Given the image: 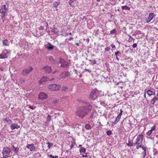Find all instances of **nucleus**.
Here are the masks:
<instances>
[{
  "instance_id": "obj_1",
  "label": "nucleus",
  "mask_w": 158,
  "mask_h": 158,
  "mask_svg": "<svg viewBox=\"0 0 158 158\" xmlns=\"http://www.w3.org/2000/svg\"><path fill=\"white\" fill-rule=\"evenodd\" d=\"M92 106L89 102H85L83 103L82 106H79L76 112V115L81 118L88 115L92 109Z\"/></svg>"
},
{
  "instance_id": "obj_2",
  "label": "nucleus",
  "mask_w": 158,
  "mask_h": 158,
  "mask_svg": "<svg viewBox=\"0 0 158 158\" xmlns=\"http://www.w3.org/2000/svg\"><path fill=\"white\" fill-rule=\"evenodd\" d=\"M123 128H126L127 127H131L133 124L131 120L128 118L123 119L121 123Z\"/></svg>"
},
{
  "instance_id": "obj_3",
  "label": "nucleus",
  "mask_w": 158,
  "mask_h": 158,
  "mask_svg": "<svg viewBox=\"0 0 158 158\" xmlns=\"http://www.w3.org/2000/svg\"><path fill=\"white\" fill-rule=\"evenodd\" d=\"M98 90L96 89H92L89 95V98L92 100L96 99L99 95Z\"/></svg>"
},
{
  "instance_id": "obj_4",
  "label": "nucleus",
  "mask_w": 158,
  "mask_h": 158,
  "mask_svg": "<svg viewBox=\"0 0 158 158\" xmlns=\"http://www.w3.org/2000/svg\"><path fill=\"white\" fill-rule=\"evenodd\" d=\"M48 88L50 90L56 91L60 89L61 86L59 84H52L49 85L48 86Z\"/></svg>"
},
{
  "instance_id": "obj_5",
  "label": "nucleus",
  "mask_w": 158,
  "mask_h": 158,
  "mask_svg": "<svg viewBox=\"0 0 158 158\" xmlns=\"http://www.w3.org/2000/svg\"><path fill=\"white\" fill-rule=\"evenodd\" d=\"M11 152V149L8 147L4 148L2 154L4 158H6L9 157L10 153Z\"/></svg>"
},
{
  "instance_id": "obj_6",
  "label": "nucleus",
  "mask_w": 158,
  "mask_h": 158,
  "mask_svg": "<svg viewBox=\"0 0 158 158\" xmlns=\"http://www.w3.org/2000/svg\"><path fill=\"white\" fill-rule=\"evenodd\" d=\"M33 68L31 66H29L25 69H23L21 72V74L23 76L27 75L30 73V72L33 71Z\"/></svg>"
},
{
  "instance_id": "obj_7",
  "label": "nucleus",
  "mask_w": 158,
  "mask_h": 158,
  "mask_svg": "<svg viewBox=\"0 0 158 158\" xmlns=\"http://www.w3.org/2000/svg\"><path fill=\"white\" fill-rule=\"evenodd\" d=\"M10 54V52L7 49H5L2 52V53L0 54V59L7 58Z\"/></svg>"
},
{
  "instance_id": "obj_8",
  "label": "nucleus",
  "mask_w": 158,
  "mask_h": 158,
  "mask_svg": "<svg viewBox=\"0 0 158 158\" xmlns=\"http://www.w3.org/2000/svg\"><path fill=\"white\" fill-rule=\"evenodd\" d=\"M59 61L61 64L60 67L66 68L69 66L68 62L63 59L60 58Z\"/></svg>"
},
{
  "instance_id": "obj_9",
  "label": "nucleus",
  "mask_w": 158,
  "mask_h": 158,
  "mask_svg": "<svg viewBox=\"0 0 158 158\" xmlns=\"http://www.w3.org/2000/svg\"><path fill=\"white\" fill-rule=\"evenodd\" d=\"M42 69L44 72L45 73L49 74L52 72V68L48 66H46L43 67Z\"/></svg>"
},
{
  "instance_id": "obj_10",
  "label": "nucleus",
  "mask_w": 158,
  "mask_h": 158,
  "mask_svg": "<svg viewBox=\"0 0 158 158\" xmlns=\"http://www.w3.org/2000/svg\"><path fill=\"white\" fill-rule=\"evenodd\" d=\"M48 97V95L44 92H40L39 94L38 98L39 99L44 100Z\"/></svg>"
},
{
  "instance_id": "obj_11",
  "label": "nucleus",
  "mask_w": 158,
  "mask_h": 158,
  "mask_svg": "<svg viewBox=\"0 0 158 158\" xmlns=\"http://www.w3.org/2000/svg\"><path fill=\"white\" fill-rule=\"evenodd\" d=\"M155 15L154 13H149L148 17L145 19V20L147 23H149L155 17Z\"/></svg>"
},
{
  "instance_id": "obj_12",
  "label": "nucleus",
  "mask_w": 158,
  "mask_h": 158,
  "mask_svg": "<svg viewBox=\"0 0 158 158\" xmlns=\"http://www.w3.org/2000/svg\"><path fill=\"white\" fill-rule=\"evenodd\" d=\"M8 8L6 5H3L1 6L0 8V13L1 14H6Z\"/></svg>"
},
{
  "instance_id": "obj_13",
  "label": "nucleus",
  "mask_w": 158,
  "mask_h": 158,
  "mask_svg": "<svg viewBox=\"0 0 158 158\" xmlns=\"http://www.w3.org/2000/svg\"><path fill=\"white\" fill-rule=\"evenodd\" d=\"M79 152L81 155H82V156L83 157L88 156L87 155V153H85L86 149L85 148L83 147L81 148L79 150Z\"/></svg>"
},
{
  "instance_id": "obj_14",
  "label": "nucleus",
  "mask_w": 158,
  "mask_h": 158,
  "mask_svg": "<svg viewBox=\"0 0 158 158\" xmlns=\"http://www.w3.org/2000/svg\"><path fill=\"white\" fill-rule=\"evenodd\" d=\"M44 46L48 50H52L55 47L54 46L52 45L49 42L45 44Z\"/></svg>"
},
{
  "instance_id": "obj_15",
  "label": "nucleus",
  "mask_w": 158,
  "mask_h": 158,
  "mask_svg": "<svg viewBox=\"0 0 158 158\" xmlns=\"http://www.w3.org/2000/svg\"><path fill=\"white\" fill-rule=\"evenodd\" d=\"M70 73L69 72L64 71L62 72L60 75V77L61 78H64L65 77L69 76Z\"/></svg>"
},
{
  "instance_id": "obj_16",
  "label": "nucleus",
  "mask_w": 158,
  "mask_h": 158,
  "mask_svg": "<svg viewBox=\"0 0 158 158\" xmlns=\"http://www.w3.org/2000/svg\"><path fill=\"white\" fill-rule=\"evenodd\" d=\"M143 135H139L137 136L136 140L137 141L139 144H140L143 141Z\"/></svg>"
},
{
  "instance_id": "obj_17",
  "label": "nucleus",
  "mask_w": 158,
  "mask_h": 158,
  "mask_svg": "<svg viewBox=\"0 0 158 158\" xmlns=\"http://www.w3.org/2000/svg\"><path fill=\"white\" fill-rule=\"evenodd\" d=\"M53 79H51V80H49L48 78L47 77H43L40 80L39 83L40 84H41L44 82H45L47 81H51Z\"/></svg>"
},
{
  "instance_id": "obj_18",
  "label": "nucleus",
  "mask_w": 158,
  "mask_h": 158,
  "mask_svg": "<svg viewBox=\"0 0 158 158\" xmlns=\"http://www.w3.org/2000/svg\"><path fill=\"white\" fill-rule=\"evenodd\" d=\"M114 56L116 57V59L118 61L121 57V53L119 51H118L114 52Z\"/></svg>"
},
{
  "instance_id": "obj_19",
  "label": "nucleus",
  "mask_w": 158,
  "mask_h": 158,
  "mask_svg": "<svg viewBox=\"0 0 158 158\" xmlns=\"http://www.w3.org/2000/svg\"><path fill=\"white\" fill-rule=\"evenodd\" d=\"M10 129L12 130H14L15 129H18L20 127V126L18 125L16 123H12L10 126Z\"/></svg>"
},
{
  "instance_id": "obj_20",
  "label": "nucleus",
  "mask_w": 158,
  "mask_h": 158,
  "mask_svg": "<svg viewBox=\"0 0 158 158\" xmlns=\"http://www.w3.org/2000/svg\"><path fill=\"white\" fill-rule=\"evenodd\" d=\"M142 148L143 150V152L140 154L141 156V158H145L146 155L147 149L144 146L142 147Z\"/></svg>"
},
{
  "instance_id": "obj_21",
  "label": "nucleus",
  "mask_w": 158,
  "mask_h": 158,
  "mask_svg": "<svg viewBox=\"0 0 158 158\" xmlns=\"http://www.w3.org/2000/svg\"><path fill=\"white\" fill-rule=\"evenodd\" d=\"M3 121L5 123H6L8 125H10L12 123L11 120L9 118H6L3 119Z\"/></svg>"
},
{
  "instance_id": "obj_22",
  "label": "nucleus",
  "mask_w": 158,
  "mask_h": 158,
  "mask_svg": "<svg viewBox=\"0 0 158 158\" xmlns=\"http://www.w3.org/2000/svg\"><path fill=\"white\" fill-rule=\"evenodd\" d=\"M11 149L16 154L18 153L19 152V148L18 147H15L14 145H12V147Z\"/></svg>"
},
{
  "instance_id": "obj_23",
  "label": "nucleus",
  "mask_w": 158,
  "mask_h": 158,
  "mask_svg": "<svg viewBox=\"0 0 158 158\" xmlns=\"http://www.w3.org/2000/svg\"><path fill=\"white\" fill-rule=\"evenodd\" d=\"M49 60L52 64H55L56 63V60L54 59L53 56L49 57Z\"/></svg>"
},
{
  "instance_id": "obj_24",
  "label": "nucleus",
  "mask_w": 158,
  "mask_h": 158,
  "mask_svg": "<svg viewBox=\"0 0 158 158\" xmlns=\"http://www.w3.org/2000/svg\"><path fill=\"white\" fill-rule=\"evenodd\" d=\"M147 93L148 95L149 96L153 95H155V91H152L150 89L148 90L147 91Z\"/></svg>"
},
{
  "instance_id": "obj_25",
  "label": "nucleus",
  "mask_w": 158,
  "mask_h": 158,
  "mask_svg": "<svg viewBox=\"0 0 158 158\" xmlns=\"http://www.w3.org/2000/svg\"><path fill=\"white\" fill-rule=\"evenodd\" d=\"M126 85L125 82L120 81V84L118 86V87L120 88L121 89H122L123 87Z\"/></svg>"
},
{
  "instance_id": "obj_26",
  "label": "nucleus",
  "mask_w": 158,
  "mask_h": 158,
  "mask_svg": "<svg viewBox=\"0 0 158 158\" xmlns=\"http://www.w3.org/2000/svg\"><path fill=\"white\" fill-rule=\"evenodd\" d=\"M76 0H70L69 2V5L72 7H74L76 2Z\"/></svg>"
},
{
  "instance_id": "obj_27",
  "label": "nucleus",
  "mask_w": 158,
  "mask_h": 158,
  "mask_svg": "<svg viewBox=\"0 0 158 158\" xmlns=\"http://www.w3.org/2000/svg\"><path fill=\"white\" fill-rule=\"evenodd\" d=\"M158 100V98L155 96L151 101V103L153 105H155L156 101Z\"/></svg>"
},
{
  "instance_id": "obj_28",
  "label": "nucleus",
  "mask_w": 158,
  "mask_h": 158,
  "mask_svg": "<svg viewBox=\"0 0 158 158\" xmlns=\"http://www.w3.org/2000/svg\"><path fill=\"white\" fill-rule=\"evenodd\" d=\"M117 34V31L116 29L114 28L110 31V35H116Z\"/></svg>"
},
{
  "instance_id": "obj_29",
  "label": "nucleus",
  "mask_w": 158,
  "mask_h": 158,
  "mask_svg": "<svg viewBox=\"0 0 158 158\" xmlns=\"http://www.w3.org/2000/svg\"><path fill=\"white\" fill-rule=\"evenodd\" d=\"M2 42L3 45L5 46H8V44L9 43V42L7 39L3 40Z\"/></svg>"
},
{
  "instance_id": "obj_30",
  "label": "nucleus",
  "mask_w": 158,
  "mask_h": 158,
  "mask_svg": "<svg viewBox=\"0 0 158 158\" xmlns=\"http://www.w3.org/2000/svg\"><path fill=\"white\" fill-rule=\"evenodd\" d=\"M35 147L34 146L33 143L31 144V146L30 149V150L31 151H35Z\"/></svg>"
},
{
  "instance_id": "obj_31",
  "label": "nucleus",
  "mask_w": 158,
  "mask_h": 158,
  "mask_svg": "<svg viewBox=\"0 0 158 158\" xmlns=\"http://www.w3.org/2000/svg\"><path fill=\"white\" fill-rule=\"evenodd\" d=\"M60 2H54L53 3V6L56 9V10H57V7L58 6L60 5Z\"/></svg>"
},
{
  "instance_id": "obj_32",
  "label": "nucleus",
  "mask_w": 158,
  "mask_h": 158,
  "mask_svg": "<svg viewBox=\"0 0 158 158\" xmlns=\"http://www.w3.org/2000/svg\"><path fill=\"white\" fill-rule=\"evenodd\" d=\"M123 10H130V8L127 6H123L121 7Z\"/></svg>"
},
{
  "instance_id": "obj_33",
  "label": "nucleus",
  "mask_w": 158,
  "mask_h": 158,
  "mask_svg": "<svg viewBox=\"0 0 158 158\" xmlns=\"http://www.w3.org/2000/svg\"><path fill=\"white\" fill-rule=\"evenodd\" d=\"M85 128L87 130H89L91 129V126L88 124H87L85 125Z\"/></svg>"
},
{
  "instance_id": "obj_34",
  "label": "nucleus",
  "mask_w": 158,
  "mask_h": 158,
  "mask_svg": "<svg viewBox=\"0 0 158 158\" xmlns=\"http://www.w3.org/2000/svg\"><path fill=\"white\" fill-rule=\"evenodd\" d=\"M51 31L52 32H53L55 34H58V33H59V31H55L52 28H51Z\"/></svg>"
},
{
  "instance_id": "obj_35",
  "label": "nucleus",
  "mask_w": 158,
  "mask_h": 158,
  "mask_svg": "<svg viewBox=\"0 0 158 158\" xmlns=\"http://www.w3.org/2000/svg\"><path fill=\"white\" fill-rule=\"evenodd\" d=\"M51 119V116L50 115H48L47 120H46V122H48V123L50 121Z\"/></svg>"
},
{
  "instance_id": "obj_36",
  "label": "nucleus",
  "mask_w": 158,
  "mask_h": 158,
  "mask_svg": "<svg viewBox=\"0 0 158 158\" xmlns=\"http://www.w3.org/2000/svg\"><path fill=\"white\" fill-rule=\"evenodd\" d=\"M120 120V118H118L117 117H116L115 118V120L113 122V123L114 124H116L118 122L119 120Z\"/></svg>"
},
{
  "instance_id": "obj_37",
  "label": "nucleus",
  "mask_w": 158,
  "mask_h": 158,
  "mask_svg": "<svg viewBox=\"0 0 158 158\" xmlns=\"http://www.w3.org/2000/svg\"><path fill=\"white\" fill-rule=\"evenodd\" d=\"M127 145L129 146H133V143L131 142L129 140L128 143H127Z\"/></svg>"
},
{
  "instance_id": "obj_38",
  "label": "nucleus",
  "mask_w": 158,
  "mask_h": 158,
  "mask_svg": "<svg viewBox=\"0 0 158 158\" xmlns=\"http://www.w3.org/2000/svg\"><path fill=\"white\" fill-rule=\"evenodd\" d=\"M106 135H111L112 133L111 130H109L106 132Z\"/></svg>"
},
{
  "instance_id": "obj_39",
  "label": "nucleus",
  "mask_w": 158,
  "mask_h": 158,
  "mask_svg": "<svg viewBox=\"0 0 158 158\" xmlns=\"http://www.w3.org/2000/svg\"><path fill=\"white\" fill-rule=\"evenodd\" d=\"M47 144L48 145V147L49 149H50V147L53 145V143H49L48 142L47 143Z\"/></svg>"
},
{
  "instance_id": "obj_40",
  "label": "nucleus",
  "mask_w": 158,
  "mask_h": 158,
  "mask_svg": "<svg viewBox=\"0 0 158 158\" xmlns=\"http://www.w3.org/2000/svg\"><path fill=\"white\" fill-rule=\"evenodd\" d=\"M68 87H67L66 86H63L62 88V91H65L67 89Z\"/></svg>"
},
{
  "instance_id": "obj_41",
  "label": "nucleus",
  "mask_w": 158,
  "mask_h": 158,
  "mask_svg": "<svg viewBox=\"0 0 158 158\" xmlns=\"http://www.w3.org/2000/svg\"><path fill=\"white\" fill-rule=\"evenodd\" d=\"M48 156L49 157H51V158H58V156H52V154L49 155Z\"/></svg>"
},
{
  "instance_id": "obj_42",
  "label": "nucleus",
  "mask_w": 158,
  "mask_h": 158,
  "mask_svg": "<svg viewBox=\"0 0 158 158\" xmlns=\"http://www.w3.org/2000/svg\"><path fill=\"white\" fill-rule=\"evenodd\" d=\"M130 36V38L128 40V41L129 42H131V41H132V40H133V41H134L135 40L132 37L130 36Z\"/></svg>"
},
{
  "instance_id": "obj_43",
  "label": "nucleus",
  "mask_w": 158,
  "mask_h": 158,
  "mask_svg": "<svg viewBox=\"0 0 158 158\" xmlns=\"http://www.w3.org/2000/svg\"><path fill=\"white\" fill-rule=\"evenodd\" d=\"M2 15H1L2 19H6L5 15L6 14H2Z\"/></svg>"
},
{
  "instance_id": "obj_44",
  "label": "nucleus",
  "mask_w": 158,
  "mask_h": 158,
  "mask_svg": "<svg viewBox=\"0 0 158 158\" xmlns=\"http://www.w3.org/2000/svg\"><path fill=\"white\" fill-rule=\"evenodd\" d=\"M152 131L151 130H150L148 132H147L146 134L147 135H149L152 134Z\"/></svg>"
},
{
  "instance_id": "obj_45",
  "label": "nucleus",
  "mask_w": 158,
  "mask_h": 158,
  "mask_svg": "<svg viewBox=\"0 0 158 158\" xmlns=\"http://www.w3.org/2000/svg\"><path fill=\"white\" fill-rule=\"evenodd\" d=\"M76 127H77L80 129L82 128V126L81 125H79V124H77L76 125Z\"/></svg>"
},
{
  "instance_id": "obj_46",
  "label": "nucleus",
  "mask_w": 158,
  "mask_h": 158,
  "mask_svg": "<svg viewBox=\"0 0 158 158\" xmlns=\"http://www.w3.org/2000/svg\"><path fill=\"white\" fill-rule=\"evenodd\" d=\"M105 52L106 51H109L110 50V48L109 47H107L105 49Z\"/></svg>"
},
{
  "instance_id": "obj_47",
  "label": "nucleus",
  "mask_w": 158,
  "mask_h": 158,
  "mask_svg": "<svg viewBox=\"0 0 158 158\" xmlns=\"http://www.w3.org/2000/svg\"><path fill=\"white\" fill-rule=\"evenodd\" d=\"M96 63L97 62H96V60H92V62L90 64L93 65L96 64Z\"/></svg>"
},
{
  "instance_id": "obj_48",
  "label": "nucleus",
  "mask_w": 158,
  "mask_h": 158,
  "mask_svg": "<svg viewBox=\"0 0 158 158\" xmlns=\"http://www.w3.org/2000/svg\"><path fill=\"white\" fill-rule=\"evenodd\" d=\"M29 107L30 109H32V110H34V109H35V106H29Z\"/></svg>"
},
{
  "instance_id": "obj_49",
  "label": "nucleus",
  "mask_w": 158,
  "mask_h": 158,
  "mask_svg": "<svg viewBox=\"0 0 158 158\" xmlns=\"http://www.w3.org/2000/svg\"><path fill=\"white\" fill-rule=\"evenodd\" d=\"M137 46V44L136 43H134L132 45V47L133 48H136Z\"/></svg>"
},
{
  "instance_id": "obj_50",
  "label": "nucleus",
  "mask_w": 158,
  "mask_h": 158,
  "mask_svg": "<svg viewBox=\"0 0 158 158\" xmlns=\"http://www.w3.org/2000/svg\"><path fill=\"white\" fill-rule=\"evenodd\" d=\"M74 143L72 142V144L70 145V149H71L74 146Z\"/></svg>"
},
{
  "instance_id": "obj_51",
  "label": "nucleus",
  "mask_w": 158,
  "mask_h": 158,
  "mask_svg": "<svg viewBox=\"0 0 158 158\" xmlns=\"http://www.w3.org/2000/svg\"><path fill=\"white\" fill-rule=\"evenodd\" d=\"M155 129V126H154L151 127V130H150L152 131H153Z\"/></svg>"
},
{
  "instance_id": "obj_52",
  "label": "nucleus",
  "mask_w": 158,
  "mask_h": 158,
  "mask_svg": "<svg viewBox=\"0 0 158 158\" xmlns=\"http://www.w3.org/2000/svg\"><path fill=\"white\" fill-rule=\"evenodd\" d=\"M110 46L113 48H115V46L113 44H111L110 45Z\"/></svg>"
},
{
  "instance_id": "obj_53",
  "label": "nucleus",
  "mask_w": 158,
  "mask_h": 158,
  "mask_svg": "<svg viewBox=\"0 0 158 158\" xmlns=\"http://www.w3.org/2000/svg\"><path fill=\"white\" fill-rule=\"evenodd\" d=\"M38 29L39 30H43L44 29V27L42 26H40L39 28H38Z\"/></svg>"
},
{
  "instance_id": "obj_54",
  "label": "nucleus",
  "mask_w": 158,
  "mask_h": 158,
  "mask_svg": "<svg viewBox=\"0 0 158 158\" xmlns=\"http://www.w3.org/2000/svg\"><path fill=\"white\" fill-rule=\"evenodd\" d=\"M136 144H140L136 140L135 141V143H134L133 145L135 146V145H136Z\"/></svg>"
},
{
  "instance_id": "obj_55",
  "label": "nucleus",
  "mask_w": 158,
  "mask_h": 158,
  "mask_svg": "<svg viewBox=\"0 0 158 158\" xmlns=\"http://www.w3.org/2000/svg\"><path fill=\"white\" fill-rule=\"evenodd\" d=\"M53 103H54L55 105H56L57 103V101L56 100H54L53 101Z\"/></svg>"
},
{
  "instance_id": "obj_56",
  "label": "nucleus",
  "mask_w": 158,
  "mask_h": 158,
  "mask_svg": "<svg viewBox=\"0 0 158 158\" xmlns=\"http://www.w3.org/2000/svg\"><path fill=\"white\" fill-rule=\"evenodd\" d=\"M122 115V114H119L117 116V117L118 118H120H120H121V115Z\"/></svg>"
},
{
  "instance_id": "obj_57",
  "label": "nucleus",
  "mask_w": 158,
  "mask_h": 158,
  "mask_svg": "<svg viewBox=\"0 0 158 158\" xmlns=\"http://www.w3.org/2000/svg\"><path fill=\"white\" fill-rule=\"evenodd\" d=\"M30 146H31V144H28L27 146V148L28 149H30Z\"/></svg>"
},
{
  "instance_id": "obj_58",
  "label": "nucleus",
  "mask_w": 158,
  "mask_h": 158,
  "mask_svg": "<svg viewBox=\"0 0 158 158\" xmlns=\"http://www.w3.org/2000/svg\"><path fill=\"white\" fill-rule=\"evenodd\" d=\"M69 153L70 154L71 153V151H69V150H67L66 151V153Z\"/></svg>"
},
{
  "instance_id": "obj_59",
  "label": "nucleus",
  "mask_w": 158,
  "mask_h": 158,
  "mask_svg": "<svg viewBox=\"0 0 158 158\" xmlns=\"http://www.w3.org/2000/svg\"><path fill=\"white\" fill-rule=\"evenodd\" d=\"M143 146H144L143 145V144L142 143H141L139 145V147H140V148H142V147H143Z\"/></svg>"
},
{
  "instance_id": "obj_60",
  "label": "nucleus",
  "mask_w": 158,
  "mask_h": 158,
  "mask_svg": "<svg viewBox=\"0 0 158 158\" xmlns=\"http://www.w3.org/2000/svg\"><path fill=\"white\" fill-rule=\"evenodd\" d=\"M75 45H76V46H79V43H76L75 44Z\"/></svg>"
},
{
  "instance_id": "obj_61",
  "label": "nucleus",
  "mask_w": 158,
  "mask_h": 158,
  "mask_svg": "<svg viewBox=\"0 0 158 158\" xmlns=\"http://www.w3.org/2000/svg\"><path fill=\"white\" fill-rule=\"evenodd\" d=\"M86 18L85 16H84L83 17V18L82 19V20H84V19L86 20Z\"/></svg>"
},
{
  "instance_id": "obj_62",
  "label": "nucleus",
  "mask_w": 158,
  "mask_h": 158,
  "mask_svg": "<svg viewBox=\"0 0 158 158\" xmlns=\"http://www.w3.org/2000/svg\"><path fill=\"white\" fill-rule=\"evenodd\" d=\"M120 84V81L119 82H117L115 85H116L119 86Z\"/></svg>"
},
{
  "instance_id": "obj_63",
  "label": "nucleus",
  "mask_w": 158,
  "mask_h": 158,
  "mask_svg": "<svg viewBox=\"0 0 158 158\" xmlns=\"http://www.w3.org/2000/svg\"><path fill=\"white\" fill-rule=\"evenodd\" d=\"M120 112L119 114H121L122 115V113L123 112V110L121 109L120 110Z\"/></svg>"
},
{
  "instance_id": "obj_64",
  "label": "nucleus",
  "mask_w": 158,
  "mask_h": 158,
  "mask_svg": "<svg viewBox=\"0 0 158 158\" xmlns=\"http://www.w3.org/2000/svg\"><path fill=\"white\" fill-rule=\"evenodd\" d=\"M139 145H138L136 146V148L137 149H138L139 148H140V147H139Z\"/></svg>"
}]
</instances>
